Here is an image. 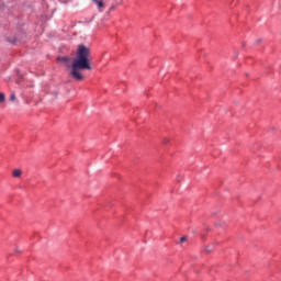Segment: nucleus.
Here are the masks:
<instances>
[{
  "instance_id": "f257e3e1",
  "label": "nucleus",
  "mask_w": 281,
  "mask_h": 281,
  "mask_svg": "<svg viewBox=\"0 0 281 281\" xmlns=\"http://www.w3.org/2000/svg\"><path fill=\"white\" fill-rule=\"evenodd\" d=\"M91 49L87 47L85 44H79L76 53V58L72 60V66L70 70V76L75 80H83V76L80 71H85L86 69L91 71Z\"/></svg>"
},
{
  "instance_id": "f03ea898",
  "label": "nucleus",
  "mask_w": 281,
  "mask_h": 281,
  "mask_svg": "<svg viewBox=\"0 0 281 281\" xmlns=\"http://www.w3.org/2000/svg\"><path fill=\"white\" fill-rule=\"evenodd\" d=\"M21 175H23V171H21V169H14L12 171V177H14L15 179H19V177H21Z\"/></svg>"
},
{
  "instance_id": "7ed1b4c3",
  "label": "nucleus",
  "mask_w": 281,
  "mask_h": 281,
  "mask_svg": "<svg viewBox=\"0 0 281 281\" xmlns=\"http://www.w3.org/2000/svg\"><path fill=\"white\" fill-rule=\"evenodd\" d=\"M92 3H94L99 10H102V8H104V2L102 0L92 1Z\"/></svg>"
},
{
  "instance_id": "20e7f679",
  "label": "nucleus",
  "mask_w": 281,
  "mask_h": 281,
  "mask_svg": "<svg viewBox=\"0 0 281 281\" xmlns=\"http://www.w3.org/2000/svg\"><path fill=\"white\" fill-rule=\"evenodd\" d=\"M58 60H63V63H69V57L64 56V57L59 58Z\"/></svg>"
},
{
  "instance_id": "39448f33",
  "label": "nucleus",
  "mask_w": 281,
  "mask_h": 281,
  "mask_svg": "<svg viewBox=\"0 0 281 281\" xmlns=\"http://www.w3.org/2000/svg\"><path fill=\"white\" fill-rule=\"evenodd\" d=\"M5 102V94L0 92V103Z\"/></svg>"
},
{
  "instance_id": "423d86ee",
  "label": "nucleus",
  "mask_w": 281,
  "mask_h": 281,
  "mask_svg": "<svg viewBox=\"0 0 281 281\" xmlns=\"http://www.w3.org/2000/svg\"><path fill=\"white\" fill-rule=\"evenodd\" d=\"M14 100H16V95H15L14 93H12V94L10 95V101H11V102H14Z\"/></svg>"
},
{
  "instance_id": "0eeeda50",
  "label": "nucleus",
  "mask_w": 281,
  "mask_h": 281,
  "mask_svg": "<svg viewBox=\"0 0 281 281\" xmlns=\"http://www.w3.org/2000/svg\"><path fill=\"white\" fill-rule=\"evenodd\" d=\"M210 251H212V247H211V246H206V247H205V252H206V254H210Z\"/></svg>"
},
{
  "instance_id": "6e6552de",
  "label": "nucleus",
  "mask_w": 281,
  "mask_h": 281,
  "mask_svg": "<svg viewBox=\"0 0 281 281\" xmlns=\"http://www.w3.org/2000/svg\"><path fill=\"white\" fill-rule=\"evenodd\" d=\"M186 240H188L187 236H183V237L180 238V243H186Z\"/></svg>"
},
{
  "instance_id": "1a4fd4ad",
  "label": "nucleus",
  "mask_w": 281,
  "mask_h": 281,
  "mask_svg": "<svg viewBox=\"0 0 281 281\" xmlns=\"http://www.w3.org/2000/svg\"><path fill=\"white\" fill-rule=\"evenodd\" d=\"M15 254H21V250H19V248H15Z\"/></svg>"
},
{
  "instance_id": "9d476101",
  "label": "nucleus",
  "mask_w": 281,
  "mask_h": 281,
  "mask_svg": "<svg viewBox=\"0 0 281 281\" xmlns=\"http://www.w3.org/2000/svg\"><path fill=\"white\" fill-rule=\"evenodd\" d=\"M256 43H257V44H258V43H262V40L259 38V40L256 41Z\"/></svg>"
},
{
  "instance_id": "9b49d317",
  "label": "nucleus",
  "mask_w": 281,
  "mask_h": 281,
  "mask_svg": "<svg viewBox=\"0 0 281 281\" xmlns=\"http://www.w3.org/2000/svg\"><path fill=\"white\" fill-rule=\"evenodd\" d=\"M113 10H115V7H111V8H110V11H113Z\"/></svg>"
},
{
  "instance_id": "f8f14e48",
  "label": "nucleus",
  "mask_w": 281,
  "mask_h": 281,
  "mask_svg": "<svg viewBox=\"0 0 281 281\" xmlns=\"http://www.w3.org/2000/svg\"><path fill=\"white\" fill-rule=\"evenodd\" d=\"M165 144H168V139L165 140Z\"/></svg>"
}]
</instances>
